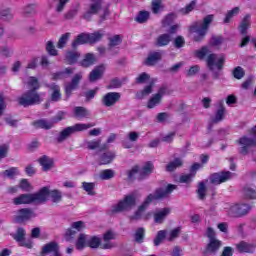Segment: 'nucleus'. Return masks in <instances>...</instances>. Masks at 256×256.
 <instances>
[{
    "instance_id": "obj_1",
    "label": "nucleus",
    "mask_w": 256,
    "mask_h": 256,
    "mask_svg": "<svg viewBox=\"0 0 256 256\" xmlns=\"http://www.w3.org/2000/svg\"><path fill=\"white\" fill-rule=\"evenodd\" d=\"M177 189V185L168 184L166 188H156L154 194H149L143 203L138 207L137 211L133 216L130 217L132 221H139L141 217H143V212L147 211L149 205L153 203V201H161V199H167Z\"/></svg>"
},
{
    "instance_id": "obj_2",
    "label": "nucleus",
    "mask_w": 256,
    "mask_h": 256,
    "mask_svg": "<svg viewBox=\"0 0 256 256\" xmlns=\"http://www.w3.org/2000/svg\"><path fill=\"white\" fill-rule=\"evenodd\" d=\"M194 55L197 57V59H200V61H203V59L207 57L206 65L209 71H214L215 66L217 67L218 71H223V67L225 65V56H220L217 60V54L211 53V51H209V47L202 46L199 50H195ZM216 60L217 62L215 63Z\"/></svg>"
},
{
    "instance_id": "obj_3",
    "label": "nucleus",
    "mask_w": 256,
    "mask_h": 256,
    "mask_svg": "<svg viewBox=\"0 0 256 256\" xmlns=\"http://www.w3.org/2000/svg\"><path fill=\"white\" fill-rule=\"evenodd\" d=\"M215 16L213 14H209L203 18L202 24L199 22H194L193 25L189 27L190 33H195L193 40L195 43H201L207 36V31H209V27L211 23H213V19Z\"/></svg>"
},
{
    "instance_id": "obj_4",
    "label": "nucleus",
    "mask_w": 256,
    "mask_h": 256,
    "mask_svg": "<svg viewBox=\"0 0 256 256\" xmlns=\"http://www.w3.org/2000/svg\"><path fill=\"white\" fill-rule=\"evenodd\" d=\"M39 86L33 87L30 90L24 92L17 98V103L20 107H32V105L41 104V94L37 92Z\"/></svg>"
},
{
    "instance_id": "obj_5",
    "label": "nucleus",
    "mask_w": 256,
    "mask_h": 256,
    "mask_svg": "<svg viewBox=\"0 0 256 256\" xmlns=\"http://www.w3.org/2000/svg\"><path fill=\"white\" fill-rule=\"evenodd\" d=\"M103 39V33L101 30L93 32V33H81L79 34L71 44L72 49H77L79 45H93L94 43H98V41H101Z\"/></svg>"
},
{
    "instance_id": "obj_6",
    "label": "nucleus",
    "mask_w": 256,
    "mask_h": 256,
    "mask_svg": "<svg viewBox=\"0 0 256 256\" xmlns=\"http://www.w3.org/2000/svg\"><path fill=\"white\" fill-rule=\"evenodd\" d=\"M91 127H95V123H76L73 126H68L64 128L56 138L58 143H63L66 139H69L71 135L75 133H80L81 131H87V129H91Z\"/></svg>"
},
{
    "instance_id": "obj_7",
    "label": "nucleus",
    "mask_w": 256,
    "mask_h": 256,
    "mask_svg": "<svg viewBox=\"0 0 256 256\" xmlns=\"http://www.w3.org/2000/svg\"><path fill=\"white\" fill-rule=\"evenodd\" d=\"M137 204V193L132 192L124 197L123 200H120L116 205L112 206L111 213H121L135 207Z\"/></svg>"
},
{
    "instance_id": "obj_8",
    "label": "nucleus",
    "mask_w": 256,
    "mask_h": 256,
    "mask_svg": "<svg viewBox=\"0 0 256 256\" xmlns=\"http://www.w3.org/2000/svg\"><path fill=\"white\" fill-rule=\"evenodd\" d=\"M237 145L240 147L238 148V153L240 155H249V151L253 149V147H256V139L255 138H249L248 136H242L238 140L235 141Z\"/></svg>"
},
{
    "instance_id": "obj_9",
    "label": "nucleus",
    "mask_w": 256,
    "mask_h": 256,
    "mask_svg": "<svg viewBox=\"0 0 256 256\" xmlns=\"http://www.w3.org/2000/svg\"><path fill=\"white\" fill-rule=\"evenodd\" d=\"M34 217H36V215L33 209L21 208L16 211V214L13 217V221L18 225H23L24 223L31 221V219Z\"/></svg>"
},
{
    "instance_id": "obj_10",
    "label": "nucleus",
    "mask_w": 256,
    "mask_h": 256,
    "mask_svg": "<svg viewBox=\"0 0 256 256\" xmlns=\"http://www.w3.org/2000/svg\"><path fill=\"white\" fill-rule=\"evenodd\" d=\"M233 179V173L230 171L216 172L210 175L209 181L212 185H221L231 181Z\"/></svg>"
},
{
    "instance_id": "obj_11",
    "label": "nucleus",
    "mask_w": 256,
    "mask_h": 256,
    "mask_svg": "<svg viewBox=\"0 0 256 256\" xmlns=\"http://www.w3.org/2000/svg\"><path fill=\"white\" fill-rule=\"evenodd\" d=\"M103 7V0H91L89 9L83 14V19L91 21L93 15H97Z\"/></svg>"
},
{
    "instance_id": "obj_12",
    "label": "nucleus",
    "mask_w": 256,
    "mask_h": 256,
    "mask_svg": "<svg viewBox=\"0 0 256 256\" xmlns=\"http://www.w3.org/2000/svg\"><path fill=\"white\" fill-rule=\"evenodd\" d=\"M251 211V206L248 204H235L229 209L230 217H245Z\"/></svg>"
},
{
    "instance_id": "obj_13",
    "label": "nucleus",
    "mask_w": 256,
    "mask_h": 256,
    "mask_svg": "<svg viewBox=\"0 0 256 256\" xmlns=\"http://www.w3.org/2000/svg\"><path fill=\"white\" fill-rule=\"evenodd\" d=\"M51 254L53 256H61V252H59V244L55 241L45 244L40 251L41 256H47Z\"/></svg>"
},
{
    "instance_id": "obj_14",
    "label": "nucleus",
    "mask_w": 256,
    "mask_h": 256,
    "mask_svg": "<svg viewBox=\"0 0 256 256\" xmlns=\"http://www.w3.org/2000/svg\"><path fill=\"white\" fill-rule=\"evenodd\" d=\"M118 101H121V93L119 92H108L102 97L104 107H113V105H117Z\"/></svg>"
},
{
    "instance_id": "obj_15",
    "label": "nucleus",
    "mask_w": 256,
    "mask_h": 256,
    "mask_svg": "<svg viewBox=\"0 0 256 256\" xmlns=\"http://www.w3.org/2000/svg\"><path fill=\"white\" fill-rule=\"evenodd\" d=\"M75 229V230H73ZM85 229V222L83 221H76L71 224V228H68L65 232V239L66 241H72L75 239V235H77V231H82Z\"/></svg>"
},
{
    "instance_id": "obj_16",
    "label": "nucleus",
    "mask_w": 256,
    "mask_h": 256,
    "mask_svg": "<svg viewBox=\"0 0 256 256\" xmlns=\"http://www.w3.org/2000/svg\"><path fill=\"white\" fill-rule=\"evenodd\" d=\"M31 195L33 203H47V199H49V187L44 186L39 190V192L33 193Z\"/></svg>"
},
{
    "instance_id": "obj_17",
    "label": "nucleus",
    "mask_w": 256,
    "mask_h": 256,
    "mask_svg": "<svg viewBox=\"0 0 256 256\" xmlns=\"http://www.w3.org/2000/svg\"><path fill=\"white\" fill-rule=\"evenodd\" d=\"M81 59V52L77 49L68 50L64 55V62L66 65H76Z\"/></svg>"
},
{
    "instance_id": "obj_18",
    "label": "nucleus",
    "mask_w": 256,
    "mask_h": 256,
    "mask_svg": "<svg viewBox=\"0 0 256 256\" xmlns=\"http://www.w3.org/2000/svg\"><path fill=\"white\" fill-rule=\"evenodd\" d=\"M83 79V75L81 73H77L72 78L71 82L66 84L65 86V95L68 97H71V94L77 87H79V83H81V80Z\"/></svg>"
},
{
    "instance_id": "obj_19",
    "label": "nucleus",
    "mask_w": 256,
    "mask_h": 256,
    "mask_svg": "<svg viewBox=\"0 0 256 256\" xmlns=\"http://www.w3.org/2000/svg\"><path fill=\"white\" fill-rule=\"evenodd\" d=\"M83 79V75L81 73H77L72 78L71 82L66 84L65 86V95L68 97H71V94L77 87H79V83H81V80Z\"/></svg>"
},
{
    "instance_id": "obj_20",
    "label": "nucleus",
    "mask_w": 256,
    "mask_h": 256,
    "mask_svg": "<svg viewBox=\"0 0 256 256\" xmlns=\"http://www.w3.org/2000/svg\"><path fill=\"white\" fill-rule=\"evenodd\" d=\"M223 246V242L219 239L209 240L204 249V255H215L219 249Z\"/></svg>"
},
{
    "instance_id": "obj_21",
    "label": "nucleus",
    "mask_w": 256,
    "mask_h": 256,
    "mask_svg": "<svg viewBox=\"0 0 256 256\" xmlns=\"http://www.w3.org/2000/svg\"><path fill=\"white\" fill-rule=\"evenodd\" d=\"M169 215H171V208L169 207L156 210L153 213L154 223H156L157 225L163 224V222L167 219V217H169Z\"/></svg>"
},
{
    "instance_id": "obj_22",
    "label": "nucleus",
    "mask_w": 256,
    "mask_h": 256,
    "mask_svg": "<svg viewBox=\"0 0 256 256\" xmlns=\"http://www.w3.org/2000/svg\"><path fill=\"white\" fill-rule=\"evenodd\" d=\"M155 170V164L151 161H147L144 166L142 167V170L139 173L138 181H143V179H147L151 173Z\"/></svg>"
},
{
    "instance_id": "obj_23",
    "label": "nucleus",
    "mask_w": 256,
    "mask_h": 256,
    "mask_svg": "<svg viewBox=\"0 0 256 256\" xmlns=\"http://www.w3.org/2000/svg\"><path fill=\"white\" fill-rule=\"evenodd\" d=\"M13 239L20 243V247H26L27 249H32L33 244L25 242V230L23 228H18Z\"/></svg>"
},
{
    "instance_id": "obj_24",
    "label": "nucleus",
    "mask_w": 256,
    "mask_h": 256,
    "mask_svg": "<svg viewBox=\"0 0 256 256\" xmlns=\"http://www.w3.org/2000/svg\"><path fill=\"white\" fill-rule=\"evenodd\" d=\"M255 248V244L243 240L236 244V251H238V253H255Z\"/></svg>"
},
{
    "instance_id": "obj_25",
    "label": "nucleus",
    "mask_w": 256,
    "mask_h": 256,
    "mask_svg": "<svg viewBox=\"0 0 256 256\" xmlns=\"http://www.w3.org/2000/svg\"><path fill=\"white\" fill-rule=\"evenodd\" d=\"M48 88L51 91V95H50L51 101H53L54 103L61 101V86L55 83H52L48 85Z\"/></svg>"
},
{
    "instance_id": "obj_26",
    "label": "nucleus",
    "mask_w": 256,
    "mask_h": 256,
    "mask_svg": "<svg viewBox=\"0 0 256 256\" xmlns=\"http://www.w3.org/2000/svg\"><path fill=\"white\" fill-rule=\"evenodd\" d=\"M33 203L32 194H21L13 199V205H30Z\"/></svg>"
},
{
    "instance_id": "obj_27",
    "label": "nucleus",
    "mask_w": 256,
    "mask_h": 256,
    "mask_svg": "<svg viewBox=\"0 0 256 256\" xmlns=\"http://www.w3.org/2000/svg\"><path fill=\"white\" fill-rule=\"evenodd\" d=\"M73 68H65L63 71H58L56 73L51 74V81H61L63 79H67L69 75H72Z\"/></svg>"
},
{
    "instance_id": "obj_28",
    "label": "nucleus",
    "mask_w": 256,
    "mask_h": 256,
    "mask_svg": "<svg viewBox=\"0 0 256 256\" xmlns=\"http://www.w3.org/2000/svg\"><path fill=\"white\" fill-rule=\"evenodd\" d=\"M97 61L95 54L87 53L84 55V58L79 62L80 67L88 69V67H93V64Z\"/></svg>"
},
{
    "instance_id": "obj_29",
    "label": "nucleus",
    "mask_w": 256,
    "mask_h": 256,
    "mask_svg": "<svg viewBox=\"0 0 256 256\" xmlns=\"http://www.w3.org/2000/svg\"><path fill=\"white\" fill-rule=\"evenodd\" d=\"M32 127H34V129H45L49 131V129H53V123L45 119H39L32 122Z\"/></svg>"
},
{
    "instance_id": "obj_30",
    "label": "nucleus",
    "mask_w": 256,
    "mask_h": 256,
    "mask_svg": "<svg viewBox=\"0 0 256 256\" xmlns=\"http://www.w3.org/2000/svg\"><path fill=\"white\" fill-rule=\"evenodd\" d=\"M87 147L91 151H95V149H99L100 152H103V151H107L109 146L107 144L101 145V139H98V140H92L87 142Z\"/></svg>"
},
{
    "instance_id": "obj_31",
    "label": "nucleus",
    "mask_w": 256,
    "mask_h": 256,
    "mask_svg": "<svg viewBox=\"0 0 256 256\" xmlns=\"http://www.w3.org/2000/svg\"><path fill=\"white\" fill-rule=\"evenodd\" d=\"M183 167V159L182 158H175L173 161H170L167 165H166V171L168 173H173V171L179 169Z\"/></svg>"
},
{
    "instance_id": "obj_32",
    "label": "nucleus",
    "mask_w": 256,
    "mask_h": 256,
    "mask_svg": "<svg viewBox=\"0 0 256 256\" xmlns=\"http://www.w3.org/2000/svg\"><path fill=\"white\" fill-rule=\"evenodd\" d=\"M38 163L41 165L43 171H49L53 167V159H50L47 155L40 157Z\"/></svg>"
},
{
    "instance_id": "obj_33",
    "label": "nucleus",
    "mask_w": 256,
    "mask_h": 256,
    "mask_svg": "<svg viewBox=\"0 0 256 256\" xmlns=\"http://www.w3.org/2000/svg\"><path fill=\"white\" fill-rule=\"evenodd\" d=\"M113 159H115V153L111 151L104 152L100 155L99 165H109V163H113Z\"/></svg>"
},
{
    "instance_id": "obj_34",
    "label": "nucleus",
    "mask_w": 256,
    "mask_h": 256,
    "mask_svg": "<svg viewBox=\"0 0 256 256\" xmlns=\"http://www.w3.org/2000/svg\"><path fill=\"white\" fill-rule=\"evenodd\" d=\"M171 43V35L169 34H161L156 39V47H167Z\"/></svg>"
},
{
    "instance_id": "obj_35",
    "label": "nucleus",
    "mask_w": 256,
    "mask_h": 256,
    "mask_svg": "<svg viewBox=\"0 0 256 256\" xmlns=\"http://www.w3.org/2000/svg\"><path fill=\"white\" fill-rule=\"evenodd\" d=\"M196 193L200 201H205L207 197V186L205 185V182L201 181L198 183Z\"/></svg>"
},
{
    "instance_id": "obj_36",
    "label": "nucleus",
    "mask_w": 256,
    "mask_h": 256,
    "mask_svg": "<svg viewBox=\"0 0 256 256\" xmlns=\"http://www.w3.org/2000/svg\"><path fill=\"white\" fill-rule=\"evenodd\" d=\"M87 235L80 233L78 236V239L76 240V244L75 247L78 251H83V249H85V247H87Z\"/></svg>"
},
{
    "instance_id": "obj_37",
    "label": "nucleus",
    "mask_w": 256,
    "mask_h": 256,
    "mask_svg": "<svg viewBox=\"0 0 256 256\" xmlns=\"http://www.w3.org/2000/svg\"><path fill=\"white\" fill-rule=\"evenodd\" d=\"M89 115V110L83 106H76L74 108V117L76 119H85Z\"/></svg>"
},
{
    "instance_id": "obj_38",
    "label": "nucleus",
    "mask_w": 256,
    "mask_h": 256,
    "mask_svg": "<svg viewBox=\"0 0 256 256\" xmlns=\"http://www.w3.org/2000/svg\"><path fill=\"white\" fill-rule=\"evenodd\" d=\"M251 23V15L246 14L244 18L242 19V22L240 24V33L241 35H247V29H249V25Z\"/></svg>"
},
{
    "instance_id": "obj_39",
    "label": "nucleus",
    "mask_w": 256,
    "mask_h": 256,
    "mask_svg": "<svg viewBox=\"0 0 256 256\" xmlns=\"http://www.w3.org/2000/svg\"><path fill=\"white\" fill-rule=\"evenodd\" d=\"M243 194L246 199H256V187L251 185L244 186Z\"/></svg>"
},
{
    "instance_id": "obj_40",
    "label": "nucleus",
    "mask_w": 256,
    "mask_h": 256,
    "mask_svg": "<svg viewBox=\"0 0 256 256\" xmlns=\"http://www.w3.org/2000/svg\"><path fill=\"white\" fill-rule=\"evenodd\" d=\"M103 77V70H101V66L93 69L89 74V81L90 83H95L98 79Z\"/></svg>"
},
{
    "instance_id": "obj_41",
    "label": "nucleus",
    "mask_w": 256,
    "mask_h": 256,
    "mask_svg": "<svg viewBox=\"0 0 256 256\" xmlns=\"http://www.w3.org/2000/svg\"><path fill=\"white\" fill-rule=\"evenodd\" d=\"M69 39H71V33L66 32L65 34H62L56 44L57 49H65Z\"/></svg>"
},
{
    "instance_id": "obj_42",
    "label": "nucleus",
    "mask_w": 256,
    "mask_h": 256,
    "mask_svg": "<svg viewBox=\"0 0 256 256\" xmlns=\"http://www.w3.org/2000/svg\"><path fill=\"white\" fill-rule=\"evenodd\" d=\"M149 17H150L149 11L142 10L138 12L136 17L134 18V21L140 24L147 23V21H149Z\"/></svg>"
},
{
    "instance_id": "obj_43",
    "label": "nucleus",
    "mask_w": 256,
    "mask_h": 256,
    "mask_svg": "<svg viewBox=\"0 0 256 256\" xmlns=\"http://www.w3.org/2000/svg\"><path fill=\"white\" fill-rule=\"evenodd\" d=\"M223 119H225V106L220 104L215 113V117L212 119V123H220V121H223Z\"/></svg>"
},
{
    "instance_id": "obj_44",
    "label": "nucleus",
    "mask_w": 256,
    "mask_h": 256,
    "mask_svg": "<svg viewBox=\"0 0 256 256\" xmlns=\"http://www.w3.org/2000/svg\"><path fill=\"white\" fill-rule=\"evenodd\" d=\"M82 189L86 191L87 195H97V192H95V182H82Z\"/></svg>"
},
{
    "instance_id": "obj_45",
    "label": "nucleus",
    "mask_w": 256,
    "mask_h": 256,
    "mask_svg": "<svg viewBox=\"0 0 256 256\" xmlns=\"http://www.w3.org/2000/svg\"><path fill=\"white\" fill-rule=\"evenodd\" d=\"M153 87H155V82H150L149 85L145 86L143 90L137 93V97L142 99V97H147L153 93Z\"/></svg>"
},
{
    "instance_id": "obj_46",
    "label": "nucleus",
    "mask_w": 256,
    "mask_h": 256,
    "mask_svg": "<svg viewBox=\"0 0 256 256\" xmlns=\"http://www.w3.org/2000/svg\"><path fill=\"white\" fill-rule=\"evenodd\" d=\"M87 247H90V249H99V247H101V238L98 236H91L87 240Z\"/></svg>"
},
{
    "instance_id": "obj_47",
    "label": "nucleus",
    "mask_w": 256,
    "mask_h": 256,
    "mask_svg": "<svg viewBox=\"0 0 256 256\" xmlns=\"http://www.w3.org/2000/svg\"><path fill=\"white\" fill-rule=\"evenodd\" d=\"M108 47L109 49H113V47H117L123 43V38H121V35L116 34L113 37L108 38Z\"/></svg>"
},
{
    "instance_id": "obj_48",
    "label": "nucleus",
    "mask_w": 256,
    "mask_h": 256,
    "mask_svg": "<svg viewBox=\"0 0 256 256\" xmlns=\"http://www.w3.org/2000/svg\"><path fill=\"white\" fill-rule=\"evenodd\" d=\"M49 197L51 198L52 203H61L63 194L57 189L49 190Z\"/></svg>"
},
{
    "instance_id": "obj_49",
    "label": "nucleus",
    "mask_w": 256,
    "mask_h": 256,
    "mask_svg": "<svg viewBox=\"0 0 256 256\" xmlns=\"http://www.w3.org/2000/svg\"><path fill=\"white\" fill-rule=\"evenodd\" d=\"M161 53L160 52H154L150 54L146 59V65L153 66L157 61H161Z\"/></svg>"
},
{
    "instance_id": "obj_50",
    "label": "nucleus",
    "mask_w": 256,
    "mask_h": 256,
    "mask_svg": "<svg viewBox=\"0 0 256 256\" xmlns=\"http://www.w3.org/2000/svg\"><path fill=\"white\" fill-rule=\"evenodd\" d=\"M134 240L136 243H143L145 241V228L139 227L134 233Z\"/></svg>"
},
{
    "instance_id": "obj_51",
    "label": "nucleus",
    "mask_w": 256,
    "mask_h": 256,
    "mask_svg": "<svg viewBox=\"0 0 256 256\" xmlns=\"http://www.w3.org/2000/svg\"><path fill=\"white\" fill-rule=\"evenodd\" d=\"M239 11H240L239 7H234L232 10H229L226 13L223 23H225V24L231 23V19H233L235 17V15H239Z\"/></svg>"
},
{
    "instance_id": "obj_52",
    "label": "nucleus",
    "mask_w": 256,
    "mask_h": 256,
    "mask_svg": "<svg viewBox=\"0 0 256 256\" xmlns=\"http://www.w3.org/2000/svg\"><path fill=\"white\" fill-rule=\"evenodd\" d=\"M46 52L50 57H57L59 55V51L55 48V44L51 40L46 43Z\"/></svg>"
},
{
    "instance_id": "obj_53",
    "label": "nucleus",
    "mask_w": 256,
    "mask_h": 256,
    "mask_svg": "<svg viewBox=\"0 0 256 256\" xmlns=\"http://www.w3.org/2000/svg\"><path fill=\"white\" fill-rule=\"evenodd\" d=\"M161 96L159 94H155L152 98L148 100L147 107L148 109H155L159 103H161Z\"/></svg>"
},
{
    "instance_id": "obj_54",
    "label": "nucleus",
    "mask_w": 256,
    "mask_h": 256,
    "mask_svg": "<svg viewBox=\"0 0 256 256\" xmlns=\"http://www.w3.org/2000/svg\"><path fill=\"white\" fill-rule=\"evenodd\" d=\"M115 177V171L111 169H105L100 172V179L102 181H109V179H113Z\"/></svg>"
},
{
    "instance_id": "obj_55",
    "label": "nucleus",
    "mask_w": 256,
    "mask_h": 256,
    "mask_svg": "<svg viewBox=\"0 0 256 256\" xmlns=\"http://www.w3.org/2000/svg\"><path fill=\"white\" fill-rule=\"evenodd\" d=\"M197 5V1L192 0L189 4H187L184 8H181L179 11L181 15H189L193 9H195V6Z\"/></svg>"
},
{
    "instance_id": "obj_56",
    "label": "nucleus",
    "mask_w": 256,
    "mask_h": 256,
    "mask_svg": "<svg viewBox=\"0 0 256 256\" xmlns=\"http://www.w3.org/2000/svg\"><path fill=\"white\" fill-rule=\"evenodd\" d=\"M141 171L139 165H134L130 170L127 171L128 181H135V175Z\"/></svg>"
},
{
    "instance_id": "obj_57",
    "label": "nucleus",
    "mask_w": 256,
    "mask_h": 256,
    "mask_svg": "<svg viewBox=\"0 0 256 256\" xmlns=\"http://www.w3.org/2000/svg\"><path fill=\"white\" fill-rule=\"evenodd\" d=\"M4 177H8V179H14L15 176L19 175L18 167H11L3 172Z\"/></svg>"
},
{
    "instance_id": "obj_58",
    "label": "nucleus",
    "mask_w": 256,
    "mask_h": 256,
    "mask_svg": "<svg viewBox=\"0 0 256 256\" xmlns=\"http://www.w3.org/2000/svg\"><path fill=\"white\" fill-rule=\"evenodd\" d=\"M167 237V231L166 230H160L157 232V235L154 239V245L155 247H159L160 243H163V239Z\"/></svg>"
},
{
    "instance_id": "obj_59",
    "label": "nucleus",
    "mask_w": 256,
    "mask_h": 256,
    "mask_svg": "<svg viewBox=\"0 0 256 256\" xmlns=\"http://www.w3.org/2000/svg\"><path fill=\"white\" fill-rule=\"evenodd\" d=\"M0 19H2V21H11V19H13V14L11 13V9L6 8L3 10H0Z\"/></svg>"
},
{
    "instance_id": "obj_60",
    "label": "nucleus",
    "mask_w": 256,
    "mask_h": 256,
    "mask_svg": "<svg viewBox=\"0 0 256 256\" xmlns=\"http://www.w3.org/2000/svg\"><path fill=\"white\" fill-rule=\"evenodd\" d=\"M152 13L157 15L160 13L161 9H163L162 0H152Z\"/></svg>"
},
{
    "instance_id": "obj_61",
    "label": "nucleus",
    "mask_w": 256,
    "mask_h": 256,
    "mask_svg": "<svg viewBox=\"0 0 256 256\" xmlns=\"http://www.w3.org/2000/svg\"><path fill=\"white\" fill-rule=\"evenodd\" d=\"M150 79L151 76L147 72H143L136 78V83L138 85H143V83H147Z\"/></svg>"
},
{
    "instance_id": "obj_62",
    "label": "nucleus",
    "mask_w": 256,
    "mask_h": 256,
    "mask_svg": "<svg viewBox=\"0 0 256 256\" xmlns=\"http://www.w3.org/2000/svg\"><path fill=\"white\" fill-rule=\"evenodd\" d=\"M234 79H243L245 77V70L241 68V66L235 67L233 72Z\"/></svg>"
},
{
    "instance_id": "obj_63",
    "label": "nucleus",
    "mask_w": 256,
    "mask_h": 256,
    "mask_svg": "<svg viewBox=\"0 0 256 256\" xmlns=\"http://www.w3.org/2000/svg\"><path fill=\"white\" fill-rule=\"evenodd\" d=\"M193 179H195V176H193V174H183L179 177V182L189 184L193 182Z\"/></svg>"
},
{
    "instance_id": "obj_64",
    "label": "nucleus",
    "mask_w": 256,
    "mask_h": 256,
    "mask_svg": "<svg viewBox=\"0 0 256 256\" xmlns=\"http://www.w3.org/2000/svg\"><path fill=\"white\" fill-rule=\"evenodd\" d=\"M199 71H201V67H199V65H193L186 72V77H195Z\"/></svg>"
}]
</instances>
